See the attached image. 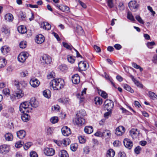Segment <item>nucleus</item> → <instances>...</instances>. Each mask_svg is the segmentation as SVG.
Listing matches in <instances>:
<instances>
[{
	"label": "nucleus",
	"instance_id": "f257e3e1",
	"mask_svg": "<svg viewBox=\"0 0 157 157\" xmlns=\"http://www.w3.org/2000/svg\"><path fill=\"white\" fill-rule=\"evenodd\" d=\"M50 84L54 90H58L63 87L64 82V80L61 78H56L52 81Z\"/></svg>",
	"mask_w": 157,
	"mask_h": 157
},
{
	"label": "nucleus",
	"instance_id": "f03ea898",
	"mask_svg": "<svg viewBox=\"0 0 157 157\" xmlns=\"http://www.w3.org/2000/svg\"><path fill=\"white\" fill-rule=\"evenodd\" d=\"M29 102L28 101H25L21 103L19 106V111L22 113H29L31 112L32 108H30Z\"/></svg>",
	"mask_w": 157,
	"mask_h": 157
},
{
	"label": "nucleus",
	"instance_id": "7ed1b4c3",
	"mask_svg": "<svg viewBox=\"0 0 157 157\" xmlns=\"http://www.w3.org/2000/svg\"><path fill=\"white\" fill-rule=\"evenodd\" d=\"M104 108L107 111H111L114 106V103L111 100H106L104 102Z\"/></svg>",
	"mask_w": 157,
	"mask_h": 157
},
{
	"label": "nucleus",
	"instance_id": "20e7f679",
	"mask_svg": "<svg viewBox=\"0 0 157 157\" xmlns=\"http://www.w3.org/2000/svg\"><path fill=\"white\" fill-rule=\"evenodd\" d=\"M128 6L131 10L135 12L138 7V4L136 1H131L128 4Z\"/></svg>",
	"mask_w": 157,
	"mask_h": 157
},
{
	"label": "nucleus",
	"instance_id": "39448f33",
	"mask_svg": "<svg viewBox=\"0 0 157 157\" xmlns=\"http://www.w3.org/2000/svg\"><path fill=\"white\" fill-rule=\"evenodd\" d=\"M41 62L44 64H49L52 61L50 57L48 55H43L40 58Z\"/></svg>",
	"mask_w": 157,
	"mask_h": 157
},
{
	"label": "nucleus",
	"instance_id": "423d86ee",
	"mask_svg": "<svg viewBox=\"0 0 157 157\" xmlns=\"http://www.w3.org/2000/svg\"><path fill=\"white\" fill-rule=\"evenodd\" d=\"M73 122L74 123H75L76 125L79 126H81L85 123V120L84 118L76 117L73 120Z\"/></svg>",
	"mask_w": 157,
	"mask_h": 157
},
{
	"label": "nucleus",
	"instance_id": "0eeeda50",
	"mask_svg": "<svg viewBox=\"0 0 157 157\" xmlns=\"http://www.w3.org/2000/svg\"><path fill=\"white\" fill-rule=\"evenodd\" d=\"M28 56L27 52H21L18 55L17 58L18 60L20 62H24Z\"/></svg>",
	"mask_w": 157,
	"mask_h": 157
},
{
	"label": "nucleus",
	"instance_id": "6e6552de",
	"mask_svg": "<svg viewBox=\"0 0 157 157\" xmlns=\"http://www.w3.org/2000/svg\"><path fill=\"white\" fill-rule=\"evenodd\" d=\"M14 84L17 89H21L22 88L25 87L27 85V83L24 81H22L19 82L16 80H15Z\"/></svg>",
	"mask_w": 157,
	"mask_h": 157
},
{
	"label": "nucleus",
	"instance_id": "1a4fd4ad",
	"mask_svg": "<svg viewBox=\"0 0 157 157\" xmlns=\"http://www.w3.org/2000/svg\"><path fill=\"white\" fill-rule=\"evenodd\" d=\"M10 146L6 144H3L0 146V153L3 154H6L10 151Z\"/></svg>",
	"mask_w": 157,
	"mask_h": 157
},
{
	"label": "nucleus",
	"instance_id": "9d476101",
	"mask_svg": "<svg viewBox=\"0 0 157 157\" xmlns=\"http://www.w3.org/2000/svg\"><path fill=\"white\" fill-rule=\"evenodd\" d=\"M44 154L47 156H52L55 153V151L52 148L46 147L44 149Z\"/></svg>",
	"mask_w": 157,
	"mask_h": 157
},
{
	"label": "nucleus",
	"instance_id": "9b49d317",
	"mask_svg": "<svg viewBox=\"0 0 157 157\" xmlns=\"http://www.w3.org/2000/svg\"><path fill=\"white\" fill-rule=\"evenodd\" d=\"M30 84L32 86L35 88L37 87L40 84V81L36 78H32L30 81Z\"/></svg>",
	"mask_w": 157,
	"mask_h": 157
},
{
	"label": "nucleus",
	"instance_id": "f8f14e48",
	"mask_svg": "<svg viewBox=\"0 0 157 157\" xmlns=\"http://www.w3.org/2000/svg\"><path fill=\"white\" fill-rule=\"evenodd\" d=\"M125 131L124 128L121 126H120L117 128L115 131V134L118 136H121Z\"/></svg>",
	"mask_w": 157,
	"mask_h": 157
},
{
	"label": "nucleus",
	"instance_id": "ddd939ff",
	"mask_svg": "<svg viewBox=\"0 0 157 157\" xmlns=\"http://www.w3.org/2000/svg\"><path fill=\"white\" fill-rule=\"evenodd\" d=\"M123 143L125 147L129 149H130L132 147V142L128 139H125L123 141Z\"/></svg>",
	"mask_w": 157,
	"mask_h": 157
},
{
	"label": "nucleus",
	"instance_id": "4468645a",
	"mask_svg": "<svg viewBox=\"0 0 157 157\" xmlns=\"http://www.w3.org/2000/svg\"><path fill=\"white\" fill-rule=\"evenodd\" d=\"M61 131L63 135L65 136H68L71 133L70 128L66 126L63 127L61 129Z\"/></svg>",
	"mask_w": 157,
	"mask_h": 157
},
{
	"label": "nucleus",
	"instance_id": "2eb2a0df",
	"mask_svg": "<svg viewBox=\"0 0 157 157\" xmlns=\"http://www.w3.org/2000/svg\"><path fill=\"white\" fill-rule=\"evenodd\" d=\"M130 136L133 139L137 138L139 134L140 133L139 131L137 129L132 128L129 131Z\"/></svg>",
	"mask_w": 157,
	"mask_h": 157
},
{
	"label": "nucleus",
	"instance_id": "dca6fc26",
	"mask_svg": "<svg viewBox=\"0 0 157 157\" xmlns=\"http://www.w3.org/2000/svg\"><path fill=\"white\" fill-rule=\"evenodd\" d=\"M44 36L41 34L38 35L36 36L35 41L38 44H41L44 41Z\"/></svg>",
	"mask_w": 157,
	"mask_h": 157
},
{
	"label": "nucleus",
	"instance_id": "f3484780",
	"mask_svg": "<svg viewBox=\"0 0 157 157\" xmlns=\"http://www.w3.org/2000/svg\"><path fill=\"white\" fill-rule=\"evenodd\" d=\"M72 81L74 84H77L80 82V77L78 74H75L72 77Z\"/></svg>",
	"mask_w": 157,
	"mask_h": 157
},
{
	"label": "nucleus",
	"instance_id": "a211bd4d",
	"mask_svg": "<svg viewBox=\"0 0 157 157\" xmlns=\"http://www.w3.org/2000/svg\"><path fill=\"white\" fill-rule=\"evenodd\" d=\"M31 106L33 107L36 108L38 106V102L36 101L34 98H32L29 102Z\"/></svg>",
	"mask_w": 157,
	"mask_h": 157
},
{
	"label": "nucleus",
	"instance_id": "6ab92c4d",
	"mask_svg": "<svg viewBox=\"0 0 157 157\" xmlns=\"http://www.w3.org/2000/svg\"><path fill=\"white\" fill-rule=\"evenodd\" d=\"M17 136L20 139H23L26 136V132L24 130H20L17 132Z\"/></svg>",
	"mask_w": 157,
	"mask_h": 157
},
{
	"label": "nucleus",
	"instance_id": "aec40b11",
	"mask_svg": "<svg viewBox=\"0 0 157 157\" xmlns=\"http://www.w3.org/2000/svg\"><path fill=\"white\" fill-rule=\"evenodd\" d=\"M17 90L14 93L17 98H20L24 96V93L20 89H17Z\"/></svg>",
	"mask_w": 157,
	"mask_h": 157
},
{
	"label": "nucleus",
	"instance_id": "412c9836",
	"mask_svg": "<svg viewBox=\"0 0 157 157\" xmlns=\"http://www.w3.org/2000/svg\"><path fill=\"white\" fill-rule=\"evenodd\" d=\"M41 26L43 29L47 30H49L51 28V25L48 22H44L42 23Z\"/></svg>",
	"mask_w": 157,
	"mask_h": 157
},
{
	"label": "nucleus",
	"instance_id": "4be33fe9",
	"mask_svg": "<svg viewBox=\"0 0 157 157\" xmlns=\"http://www.w3.org/2000/svg\"><path fill=\"white\" fill-rule=\"evenodd\" d=\"M78 67L81 71H84L86 69V64L85 62H81L78 63Z\"/></svg>",
	"mask_w": 157,
	"mask_h": 157
},
{
	"label": "nucleus",
	"instance_id": "5701e85b",
	"mask_svg": "<svg viewBox=\"0 0 157 157\" xmlns=\"http://www.w3.org/2000/svg\"><path fill=\"white\" fill-rule=\"evenodd\" d=\"M130 77L131 78L132 80L134 82L135 84L137 86L140 88H142L143 87L142 85L138 81L136 80V78H134V77L132 75H130Z\"/></svg>",
	"mask_w": 157,
	"mask_h": 157
},
{
	"label": "nucleus",
	"instance_id": "b1692460",
	"mask_svg": "<svg viewBox=\"0 0 157 157\" xmlns=\"http://www.w3.org/2000/svg\"><path fill=\"white\" fill-rule=\"evenodd\" d=\"M5 19L6 21L11 22L13 20V17L12 14L9 13L6 14L5 15Z\"/></svg>",
	"mask_w": 157,
	"mask_h": 157
},
{
	"label": "nucleus",
	"instance_id": "393cba45",
	"mask_svg": "<svg viewBox=\"0 0 157 157\" xmlns=\"http://www.w3.org/2000/svg\"><path fill=\"white\" fill-rule=\"evenodd\" d=\"M84 130L86 133L90 134L93 132V129L92 126H87L85 127Z\"/></svg>",
	"mask_w": 157,
	"mask_h": 157
},
{
	"label": "nucleus",
	"instance_id": "a878e982",
	"mask_svg": "<svg viewBox=\"0 0 157 157\" xmlns=\"http://www.w3.org/2000/svg\"><path fill=\"white\" fill-rule=\"evenodd\" d=\"M17 30L21 34L25 33L27 32L26 27L23 25L19 26L17 28Z\"/></svg>",
	"mask_w": 157,
	"mask_h": 157
},
{
	"label": "nucleus",
	"instance_id": "bb28decb",
	"mask_svg": "<svg viewBox=\"0 0 157 157\" xmlns=\"http://www.w3.org/2000/svg\"><path fill=\"white\" fill-rule=\"evenodd\" d=\"M59 157H69L66 151L65 150H62L59 152Z\"/></svg>",
	"mask_w": 157,
	"mask_h": 157
},
{
	"label": "nucleus",
	"instance_id": "cd10ccee",
	"mask_svg": "<svg viewBox=\"0 0 157 157\" xmlns=\"http://www.w3.org/2000/svg\"><path fill=\"white\" fill-rule=\"evenodd\" d=\"M115 152L113 150L110 149L107 151L106 154L107 157H113L115 155Z\"/></svg>",
	"mask_w": 157,
	"mask_h": 157
},
{
	"label": "nucleus",
	"instance_id": "c85d7f7f",
	"mask_svg": "<svg viewBox=\"0 0 157 157\" xmlns=\"http://www.w3.org/2000/svg\"><path fill=\"white\" fill-rule=\"evenodd\" d=\"M86 115V113L85 110L82 109L80 110L79 112L77 114L76 117L84 118V117Z\"/></svg>",
	"mask_w": 157,
	"mask_h": 157
},
{
	"label": "nucleus",
	"instance_id": "c756f323",
	"mask_svg": "<svg viewBox=\"0 0 157 157\" xmlns=\"http://www.w3.org/2000/svg\"><path fill=\"white\" fill-rule=\"evenodd\" d=\"M5 137L7 141H12L13 139V135L10 133H7L5 135Z\"/></svg>",
	"mask_w": 157,
	"mask_h": 157
},
{
	"label": "nucleus",
	"instance_id": "7c9ffc66",
	"mask_svg": "<svg viewBox=\"0 0 157 157\" xmlns=\"http://www.w3.org/2000/svg\"><path fill=\"white\" fill-rule=\"evenodd\" d=\"M43 95L45 98H49L51 96V91L49 90H45L43 92Z\"/></svg>",
	"mask_w": 157,
	"mask_h": 157
},
{
	"label": "nucleus",
	"instance_id": "2f4dec72",
	"mask_svg": "<svg viewBox=\"0 0 157 157\" xmlns=\"http://www.w3.org/2000/svg\"><path fill=\"white\" fill-rule=\"evenodd\" d=\"M21 116V118L22 120L24 122H27L29 121V116L28 114L23 113Z\"/></svg>",
	"mask_w": 157,
	"mask_h": 157
},
{
	"label": "nucleus",
	"instance_id": "473e14b6",
	"mask_svg": "<svg viewBox=\"0 0 157 157\" xmlns=\"http://www.w3.org/2000/svg\"><path fill=\"white\" fill-rule=\"evenodd\" d=\"M63 145L64 146H67V145H69L71 141L68 138H66L63 140Z\"/></svg>",
	"mask_w": 157,
	"mask_h": 157
},
{
	"label": "nucleus",
	"instance_id": "72a5a7b5",
	"mask_svg": "<svg viewBox=\"0 0 157 157\" xmlns=\"http://www.w3.org/2000/svg\"><path fill=\"white\" fill-rule=\"evenodd\" d=\"M104 75L105 78L109 81L111 83L112 85L115 86V85L113 82V79L112 78L110 77L107 74L106 72L104 73Z\"/></svg>",
	"mask_w": 157,
	"mask_h": 157
},
{
	"label": "nucleus",
	"instance_id": "f704fd0d",
	"mask_svg": "<svg viewBox=\"0 0 157 157\" xmlns=\"http://www.w3.org/2000/svg\"><path fill=\"white\" fill-rule=\"evenodd\" d=\"M1 50L2 53L4 55L7 54L9 51L8 47L6 46H3L1 48Z\"/></svg>",
	"mask_w": 157,
	"mask_h": 157
},
{
	"label": "nucleus",
	"instance_id": "c9c22d12",
	"mask_svg": "<svg viewBox=\"0 0 157 157\" xmlns=\"http://www.w3.org/2000/svg\"><path fill=\"white\" fill-rule=\"evenodd\" d=\"M60 10L66 12H69L70 10V9L69 7L66 6L61 5Z\"/></svg>",
	"mask_w": 157,
	"mask_h": 157
},
{
	"label": "nucleus",
	"instance_id": "e433bc0d",
	"mask_svg": "<svg viewBox=\"0 0 157 157\" xmlns=\"http://www.w3.org/2000/svg\"><path fill=\"white\" fill-rule=\"evenodd\" d=\"M75 57L72 56L71 55H68L67 56L68 61L71 63H73L75 61Z\"/></svg>",
	"mask_w": 157,
	"mask_h": 157
},
{
	"label": "nucleus",
	"instance_id": "4c0bfd02",
	"mask_svg": "<svg viewBox=\"0 0 157 157\" xmlns=\"http://www.w3.org/2000/svg\"><path fill=\"white\" fill-rule=\"evenodd\" d=\"M1 31L2 33H4L6 34H9L10 33V30L9 29L5 26L2 28Z\"/></svg>",
	"mask_w": 157,
	"mask_h": 157
},
{
	"label": "nucleus",
	"instance_id": "58836bf2",
	"mask_svg": "<svg viewBox=\"0 0 157 157\" xmlns=\"http://www.w3.org/2000/svg\"><path fill=\"white\" fill-rule=\"evenodd\" d=\"M95 101V104H98L99 105L102 104V100L101 98L100 97H95L94 100Z\"/></svg>",
	"mask_w": 157,
	"mask_h": 157
},
{
	"label": "nucleus",
	"instance_id": "ea45409f",
	"mask_svg": "<svg viewBox=\"0 0 157 157\" xmlns=\"http://www.w3.org/2000/svg\"><path fill=\"white\" fill-rule=\"evenodd\" d=\"M149 96L152 99L155 100L157 99V96L154 92L150 91L149 92Z\"/></svg>",
	"mask_w": 157,
	"mask_h": 157
},
{
	"label": "nucleus",
	"instance_id": "a19ab883",
	"mask_svg": "<svg viewBox=\"0 0 157 157\" xmlns=\"http://www.w3.org/2000/svg\"><path fill=\"white\" fill-rule=\"evenodd\" d=\"M78 146L77 143L72 144L70 145V148L73 151H75L77 150Z\"/></svg>",
	"mask_w": 157,
	"mask_h": 157
},
{
	"label": "nucleus",
	"instance_id": "79ce46f5",
	"mask_svg": "<svg viewBox=\"0 0 157 157\" xmlns=\"http://www.w3.org/2000/svg\"><path fill=\"white\" fill-rule=\"evenodd\" d=\"M5 59L0 57V68L4 67L6 65Z\"/></svg>",
	"mask_w": 157,
	"mask_h": 157
},
{
	"label": "nucleus",
	"instance_id": "37998d69",
	"mask_svg": "<svg viewBox=\"0 0 157 157\" xmlns=\"http://www.w3.org/2000/svg\"><path fill=\"white\" fill-rule=\"evenodd\" d=\"M111 133L110 131L106 130L103 132V136H111Z\"/></svg>",
	"mask_w": 157,
	"mask_h": 157
},
{
	"label": "nucleus",
	"instance_id": "c03bdc74",
	"mask_svg": "<svg viewBox=\"0 0 157 157\" xmlns=\"http://www.w3.org/2000/svg\"><path fill=\"white\" fill-rule=\"evenodd\" d=\"M124 88L127 91H129L131 93L134 92L133 90L127 84H125L124 86Z\"/></svg>",
	"mask_w": 157,
	"mask_h": 157
},
{
	"label": "nucleus",
	"instance_id": "a18cd8bd",
	"mask_svg": "<svg viewBox=\"0 0 157 157\" xmlns=\"http://www.w3.org/2000/svg\"><path fill=\"white\" fill-rule=\"evenodd\" d=\"M98 93L100 94L101 96L104 98H106L107 97V93L104 91L99 90H98Z\"/></svg>",
	"mask_w": 157,
	"mask_h": 157
},
{
	"label": "nucleus",
	"instance_id": "49530a36",
	"mask_svg": "<svg viewBox=\"0 0 157 157\" xmlns=\"http://www.w3.org/2000/svg\"><path fill=\"white\" fill-rule=\"evenodd\" d=\"M127 17L129 20L132 21H135L134 17L131 13L128 12L127 15Z\"/></svg>",
	"mask_w": 157,
	"mask_h": 157
},
{
	"label": "nucleus",
	"instance_id": "de8ad7c7",
	"mask_svg": "<svg viewBox=\"0 0 157 157\" xmlns=\"http://www.w3.org/2000/svg\"><path fill=\"white\" fill-rule=\"evenodd\" d=\"M132 64L133 67L136 69H139L141 71L143 70V69L141 68L140 66L138 65L136 63L134 62H132Z\"/></svg>",
	"mask_w": 157,
	"mask_h": 157
},
{
	"label": "nucleus",
	"instance_id": "09e8293b",
	"mask_svg": "<svg viewBox=\"0 0 157 157\" xmlns=\"http://www.w3.org/2000/svg\"><path fill=\"white\" fill-rule=\"evenodd\" d=\"M27 45L26 42L25 41H21L19 44V46L21 48H25Z\"/></svg>",
	"mask_w": 157,
	"mask_h": 157
},
{
	"label": "nucleus",
	"instance_id": "8fccbe9b",
	"mask_svg": "<svg viewBox=\"0 0 157 157\" xmlns=\"http://www.w3.org/2000/svg\"><path fill=\"white\" fill-rule=\"evenodd\" d=\"M55 73L54 72L52 71L49 72L47 76L48 79H50L55 78Z\"/></svg>",
	"mask_w": 157,
	"mask_h": 157
},
{
	"label": "nucleus",
	"instance_id": "3c124183",
	"mask_svg": "<svg viewBox=\"0 0 157 157\" xmlns=\"http://www.w3.org/2000/svg\"><path fill=\"white\" fill-rule=\"evenodd\" d=\"M63 44L64 47L68 49L71 50L72 48L73 49L74 48L71 45H69L66 43L63 42Z\"/></svg>",
	"mask_w": 157,
	"mask_h": 157
},
{
	"label": "nucleus",
	"instance_id": "603ef678",
	"mask_svg": "<svg viewBox=\"0 0 157 157\" xmlns=\"http://www.w3.org/2000/svg\"><path fill=\"white\" fill-rule=\"evenodd\" d=\"M32 145V143L31 142L26 143L24 146V149L25 150H28Z\"/></svg>",
	"mask_w": 157,
	"mask_h": 157
},
{
	"label": "nucleus",
	"instance_id": "864d4df0",
	"mask_svg": "<svg viewBox=\"0 0 157 157\" xmlns=\"http://www.w3.org/2000/svg\"><path fill=\"white\" fill-rule=\"evenodd\" d=\"M24 143L23 141H19L16 143L15 146L17 148H20L22 146Z\"/></svg>",
	"mask_w": 157,
	"mask_h": 157
},
{
	"label": "nucleus",
	"instance_id": "5fc2aeb1",
	"mask_svg": "<svg viewBox=\"0 0 157 157\" xmlns=\"http://www.w3.org/2000/svg\"><path fill=\"white\" fill-rule=\"evenodd\" d=\"M58 121V118L57 117H52L50 120L51 122L53 124L57 123Z\"/></svg>",
	"mask_w": 157,
	"mask_h": 157
},
{
	"label": "nucleus",
	"instance_id": "6e6d98bb",
	"mask_svg": "<svg viewBox=\"0 0 157 157\" xmlns=\"http://www.w3.org/2000/svg\"><path fill=\"white\" fill-rule=\"evenodd\" d=\"M136 20L140 24H143L144 21L139 15H137L135 16Z\"/></svg>",
	"mask_w": 157,
	"mask_h": 157
},
{
	"label": "nucleus",
	"instance_id": "4d7b16f0",
	"mask_svg": "<svg viewBox=\"0 0 157 157\" xmlns=\"http://www.w3.org/2000/svg\"><path fill=\"white\" fill-rule=\"evenodd\" d=\"M54 142L59 146H63L62 140H54Z\"/></svg>",
	"mask_w": 157,
	"mask_h": 157
},
{
	"label": "nucleus",
	"instance_id": "13d9d810",
	"mask_svg": "<svg viewBox=\"0 0 157 157\" xmlns=\"http://www.w3.org/2000/svg\"><path fill=\"white\" fill-rule=\"evenodd\" d=\"M59 69L62 71H64L67 69V66L64 64H62L59 66Z\"/></svg>",
	"mask_w": 157,
	"mask_h": 157
},
{
	"label": "nucleus",
	"instance_id": "bf43d9fd",
	"mask_svg": "<svg viewBox=\"0 0 157 157\" xmlns=\"http://www.w3.org/2000/svg\"><path fill=\"white\" fill-rule=\"evenodd\" d=\"M2 92L6 95L8 96L10 94V91L8 89L5 88L3 89Z\"/></svg>",
	"mask_w": 157,
	"mask_h": 157
},
{
	"label": "nucleus",
	"instance_id": "052dcab7",
	"mask_svg": "<svg viewBox=\"0 0 157 157\" xmlns=\"http://www.w3.org/2000/svg\"><path fill=\"white\" fill-rule=\"evenodd\" d=\"M107 3L108 5L109 8H112L113 7L114 5L113 3V0H108Z\"/></svg>",
	"mask_w": 157,
	"mask_h": 157
},
{
	"label": "nucleus",
	"instance_id": "680f3d73",
	"mask_svg": "<svg viewBox=\"0 0 157 157\" xmlns=\"http://www.w3.org/2000/svg\"><path fill=\"white\" fill-rule=\"evenodd\" d=\"M141 150V147L139 146H138L135 148L134 151L136 154H138L140 153V151Z\"/></svg>",
	"mask_w": 157,
	"mask_h": 157
},
{
	"label": "nucleus",
	"instance_id": "e2e57ef3",
	"mask_svg": "<svg viewBox=\"0 0 157 157\" xmlns=\"http://www.w3.org/2000/svg\"><path fill=\"white\" fill-rule=\"evenodd\" d=\"M148 10L151 13V15L154 16L155 14V12L153 11L152 8L150 6H148Z\"/></svg>",
	"mask_w": 157,
	"mask_h": 157
},
{
	"label": "nucleus",
	"instance_id": "0e129e2a",
	"mask_svg": "<svg viewBox=\"0 0 157 157\" xmlns=\"http://www.w3.org/2000/svg\"><path fill=\"white\" fill-rule=\"evenodd\" d=\"M76 96L78 98L80 99V101L81 102H82L83 101L84 97L81 94H77Z\"/></svg>",
	"mask_w": 157,
	"mask_h": 157
},
{
	"label": "nucleus",
	"instance_id": "69168bd1",
	"mask_svg": "<svg viewBox=\"0 0 157 157\" xmlns=\"http://www.w3.org/2000/svg\"><path fill=\"white\" fill-rule=\"evenodd\" d=\"M83 150L84 153L86 154H88L90 151V148L88 146H86L84 147Z\"/></svg>",
	"mask_w": 157,
	"mask_h": 157
},
{
	"label": "nucleus",
	"instance_id": "338daca9",
	"mask_svg": "<svg viewBox=\"0 0 157 157\" xmlns=\"http://www.w3.org/2000/svg\"><path fill=\"white\" fill-rule=\"evenodd\" d=\"M60 107L58 105H55L52 108L53 110L57 111L59 109Z\"/></svg>",
	"mask_w": 157,
	"mask_h": 157
},
{
	"label": "nucleus",
	"instance_id": "774afa93",
	"mask_svg": "<svg viewBox=\"0 0 157 157\" xmlns=\"http://www.w3.org/2000/svg\"><path fill=\"white\" fill-rule=\"evenodd\" d=\"M30 157H38L37 153L35 151H32L30 153Z\"/></svg>",
	"mask_w": 157,
	"mask_h": 157
}]
</instances>
